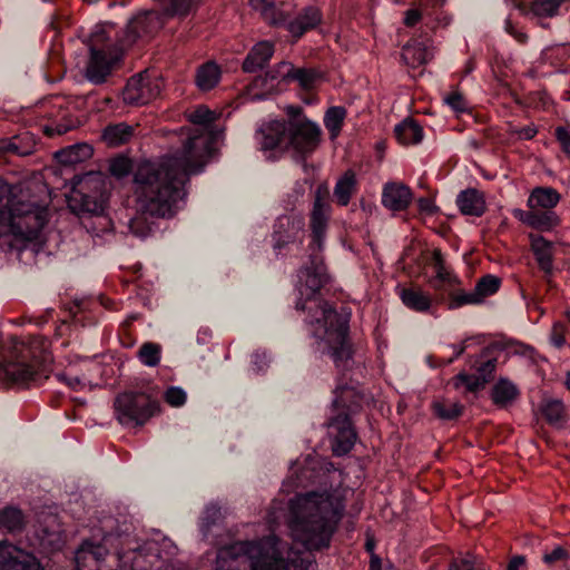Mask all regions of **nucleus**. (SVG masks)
<instances>
[{"instance_id":"nucleus-1","label":"nucleus","mask_w":570,"mask_h":570,"mask_svg":"<svg viewBox=\"0 0 570 570\" xmlns=\"http://www.w3.org/2000/svg\"><path fill=\"white\" fill-rule=\"evenodd\" d=\"M345 510L344 490L311 491L288 501L285 522L296 551L275 534L218 549L214 570H316L311 552L327 549Z\"/></svg>"},{"instance_id":"nucleus-2","label":"nucleus","mask_w":570,"mask_h":570,"mask_svg":"<svg viewBox=\"0 0 570 570\" xmlns=\"http://www.w3.org/2000/svg\"><path fill=\"white\" fill-rule=\"evenodd\" d=\"M216 115L204 106L188 115L194 125L179 129L181 148L159 161H144L134 174L136 209L150 216L173 217L184 205L190 175L203 171L216 150L220 131L213 127Z\"/></svg>"},{"instance_id":"nucleus-3","label":"nucleus","mask_w":570,"mask_h":570,"mask_svg":"<svg viewBox=\"0 0 570 570\" xmlns=\"http://www.w3.org/2000/svg\"><path fill=\"white\" fill-rule=\"evenodd\" d=\"M330 216L331 206L324 200L322 190L318 188L311 213V266L303 267L298 272L296 308L308 313L306 322L315 340L316 352L328 354L337 367H345L351 357V347L347 342L348 318L317 296L322 286L328 281L323 259L317 252L323 248Z\"/></svg>"},{"instance_id":"nucleus-4","label":"nucleus","mask_w":570,"mask_h":570,"mask_svg":"<svg viewBox=\"0 0 570 570\" xmlns=\"http://www.w3.org/2000/svg\"><path fill=\"white\" fill-rule=\"evenodd\" d=\"M174 13L173 0L165 7V12L144 11L129 20L126 30L119 35L111 22L99 23L95 27L88 39L90 59L86 76L94 83H101L110 73L111 67L117 62L125 49L131 47L139 39L150 38L165 23V17L186 16Z\"/></svg>"},{"instance_id":"nucleus-5","label":"nucleus","mask_w":570,"mask_h":570,"mask_svg":"<svg viewBox=\"0 0 570 570\" xmlns=\"http://www.w3.org/2000/svg\"><path fill=\"white\" fill-rule=\"evenodd\" d=\"M48 218L47 207L24 199L18 186L0 179V244L12 247L10 240L6 242L9 237L17 242L37 239Z\"/></svg>"},{"instance_id":"nucleus-6","label":"nucleus","mask_w":570,"mask_h":570,"mask_svg":"<svg viewBox=\"0 0 570 570\" xmlns=\"http://www.w3.org/2000/svg\"><path fill=\"white\" fill-rule=\"evenodd\" d=\"M288 120H271L256 132V140L264 151H293L304 158L320 145L321 128L302 115L299 107H288Z\"/></svg>"},{"instance_id":"nucleus-7","label":"nucleus","mask_w":570,"mask_h":570,"mask_svg":"<svg viewBox=\"0 0 570 570\" xmlns=\"http://www.w3.org/2000/svg\"><path fill=\"white\" fill-rule=\"evenodd\" d=\"M51 356L16 338L0 348V387L26 385L49 379Z\"/></svg>"},{"instance_id":"nucleus-8","label":"nucleus","mask_w":570,"mask_h":570,"mask_svg":"<svg viewBox=\"0 0 570 570\" xmlns=\"http://www.w3.org/2000/svg\"><path fill=\"white\" fill-rule=\"evenodd\" d=\"M106 179L100 173L76 177L68 198L69 208L77 215H100L106 204Z\"/></svg>"},{"instance_id":"nucleus-9","label":"nucleus","mask_w":570,"mask_h":570,"mask_svg":"<svg viewBox=\"0 0 570 570\" xmlns=\"http://www.w3.org/2000/svg\"><path fill=\"white\" fill-rule=\"evenodd\" d=\"M117 420L125 426L145 424L158 411V404L142 393H122L115 401Z\"/></svg>"},{"instance_id":"nucleus-10","label":"nucleus","mask_w":570,"mask_h":570,"mask_svg":"<svg viewBox=\"0 0 570 570\" xmlns=\"http://www.w3.org/2000/svg\"><path fill=\"white\" fill-rule=\"evenodd\" d=\"M161 88L163 83L157 76L144 71L128 80L122 99L127 105H146L160 94Z\"/></svg>"},{"instance_id":"nucleus-11","label":"nucleus","mask_w":570,"mask_h":570,"mask_svg":"<svg viewBox=\"0 0 570 570\" xmlns=\"http://www.w3.org/2000/svg\"><path fill=\"white\" fill-rule=\"evenodd\" d=\"M0 570H42L31 553L8 541H0Z\"/></svg>"},{"instance_id":"nucleus-12","label":"nucleus","mask_w":570,"mask_h":570,"mask_svg":"<svg viewBox=\"0 0 570 570\" xmlns=\"http://www.w3.org/2000/svg\"><path fill=\"white\" fill-rule=\"evenodd\" d=\"M330 433L334 436L332 444L334 454L341 456L348 453L355 444L356 433L347 413H337L328 422Z\"/></svg>"},{"instance_id":"nucleus-13","label":"nucleus","mask_w":570,"mask_h":570,"mask_svg":"<svg viewBox=\"0 0 570 570\" xmlns=\"http://www.w3.org/2000/svg\"><path fill=\"white\" fill-rule=\"evenodd\" d=\"M304 218L299 215L279 216L274 225V248L282 249L285 245L301 240L304 236Z\"/></svg>"},{"instance_id":"nucleus-14","label":"nucleus","mask_w":570,"mask_h":570,"mask_svg":"<svg viewBox=\"0 0 570 570\" xmlns=\"http://www.w3.org/2000/svg\"><path fill=\"white\" fill-rule=\"evenodd\" d=\"M114 539L112 534H106L102 538V543L83 541L75 553L76 569L83 570L104 560L108 554L107 544L111 543Z\"/></svg>"},{"instance_id":"nucleus-15","label":"nucleus","mask_w":570,"mask_h":570,"mask_svg":"<svg viewBox=\"0 0 570 570\" xmlns=\"http://www.w3.org/2000/svg\"><path fill=\"white\" fill-rule=\"evenodd\" d=\"M513 216L532 228L541 232H549L559 225L560 219L554 210L529 209L523 210L520 208L514 209Z\"/></svg>"},{"instance_id":"nucleus-16","label":"nucleus","mask_w":570,"mask_h":570,"mask_svg":"<svg viewBox=\"0 0 570 570\" xmlns=\"http://www.w3.org/2000/svg\"><path fill=\"white\" fill-rule=\"evenodd\" d=\"M364 395L354 384H337L334 390L333 407L338 413H353L362 406Z\"/></svg>"},{"instance_id":"nucleus-17","label":"nucleus","mask_w":570,"mask_h":570,"mask_svg":"<svg viewBox=\"0 0 570 570\" xmlns=\"http://www.w3.org/2000/svg\"><path fill=\"white\" fill-rule=\"evenodd\" d=\"M411 199V189L404 184L387 183L383 187L382 204L390 210H404L410 205Z\"/></svg>"},{"instance_id":"nucleus-18","label":"nucleus","mask_w":570,"mask_h":570,"mask_svg":"<svg viewBox=\"0 0 570 570\" xmlns=\"http://www.w3.org/2000/svg\"><path fill=\"white\" fill-rule=\"evenodd\" d=\"M283 63L288 62H279L273 69L268 70L264 76L254 80V87L264 90L263 94H255L253 96L254 99H264L267 95H272L282 90V85L291 82V77L283 76V69H281Z\"/></svg>"},{"instance_id":"nucleus-19","label":"nucleus","mask_w":570,"mask_h":570,"mask_svg":"<svg viewBox=\"0 0 570 570\" xmlns=\"http://www.w3.org/2000/svg\"><path fill=\"white\" fill-rule=\"evenodd\" d=\"M460 212L466 216L480 217L485 212V199L481 191L474 188L462 190L456 197Z\"/></svg>"},{"instance_id":"nucleus-20","label":"nucleus","mask_w":570,"mask_h":570,"mask_svg":"<svg viewBox=\"0 0 570 570\" xmlns=\"http://www.w3.org/2000/svg\"><path fill=\"white\" fill-rule=\"evenodd\" d=\"M274 55V45L269 41H261L256 43L248 52L243 62V69L246 72H255L269 61Z\"/></svg>"},{"instance_id":"nucleus-21","label":"nucleus","mask_w":570,"mask_h":570,"mask_svg":"<svg viewBox=\"0 0 570 570\" xmlns=\"http://www.w3.org/2000/svg\"><path fill=\"white\" fill-rule=\"evenodd\" d=\"M561 195L552 187H535L530 193L527 206L529 209L553 210L559 204Z\"/></svg>"},{"instance_id":"nucleus-22","label":"nucleus","mask_w":570,"mask_h":570,"mask_svg":"<svg viewBox=\"0 0 570 570\" xmlns=\"http://www.w3.org/2000/svg\"><path fill=\"white\" fill-rule=\"evenodd\" d=\"M322 21V13L316 7L305 8L294 20L287 24L288 31L296 38L315 28Z\"/></svg>"},{"instance_id":"nucleus-23","label":"nucleus","mask_w":570,"mask_h":570,"mask_svg":"<svg viewBox=\"0 0 570 570\" xmlns=\"http://www.w3.org/2000/svg\"><path fill=\"white\" fill-rule=\"evenodd\" d=\"M432 56V49L425 41L414 40L405 45L402 50V59L411 68L426 63Z\"/></svg>"},{"instance_id":"nucleus-24","label":"nucleus","mask_w":570,"mask_h":570,"mask_svg":"<svg viewBox=\"0 0 570 570\" xmlns=\"http://www.w3.org/2000/svg\"><path fill=\"white\" fill-rule=\"evenodd\" d=\"M92 154L94 149L90 145L80 142L58 150L55 157L61 165L71 166L89 159Z\"/></svg>"},{"instance_id":"nucleus-25","label":"nucleus","mask_w":570,"mask_h":570,"mask_svg":"<svg viewBox=\"0 0 570 570\" xmlns=\"http://www.w3.org/2000/svg\"><path fill=\"white\" fill-rule=\"evenodd\" d=\"M531 249L534 254L539 267L547 274L552 272L553 245L544 237L530 235Z\"/></svg>"},{"instance_id":"nucleus-26","label":"nucleus","mask_w":570,"mask_h":570,"mask_svg":"<svg viewBox=\"0 0 570 570\" xmlns=\"http://www.w3.org/2000/svg\"><path fill=\"white\" fill-rule=\"evenodd\" d=\"M519 396V390L510 380L501 377L493 385L491 399L497 406L505 407L514 402Z\"/></svg>"},{"instance_id":"nucleus-27","label":"nucleus","mask_w":570,"mask_h":570,"mask_svg":"<svg viewBox=\"0 0 570 570\" xmlns=\"http://www.w3.org/2000/svg\"><path fill=\"white\" fill-rule=\"evenodd\" d=\"M397 141L404 146L415 145L423 139L422 127L412 118H406L394 128Z\"/></svg>"},{"instance_id":"nucleus-28","label":"nucleus","mask_w":570,"mask_h":570,"mask_svg":"<svg viewBox=\"0 0 570 570\" xmlns=\"http://www.w3.org/2000/svg\"><path fill=\"white\" fill-rule=\"evenodd\" d=\"M400 298L407 308L420 313L429 311L432 303L431 296L416 287L402 288Z\"/></svg>"},{"instance_id":"nucleus-29","label":"nucleus","mask_w":570,"mask_h":570,"mask_svg":"<svg viewBox=\"0 0 570 570\" xmlns=\"http://www.w3.org/2000/svg\"><path fill=\"white\" fill-rule=\"evenodd\" d=\"M26 517L17 507H6L0 510V529L8 533H18L24 529Z\"/></svg>"},{"instance_id":"nucleus-30","label":"nucleus","mask_w":570,"mask_h":570,"mask_svg":"<svg viewBox=\"0 0 570 570\" xmlns=\"http://www.w3.org/2000/svg\"><path fill=\"white\" fill-rule=\"evenodd\" d=\"M283 76L291 77V81H296L305 89L311 90L316 85L320 76L313 69L295 68L292 63H283L281 66Z\"/></svg>"},{"instance_id":"nucleus-31","label":"nucleus","mask_w":570,"mask_h":570,"mask_svg":"<svg viewBox=\"0 0 570 570\" xmlns=\"http://www.w3.org/2000/svg\"><path fill=\"white\" fill-rule=\"evenodd\" d=\"M445 0H417V8H411L405 12L403 22L406 27H414L422 17H430L432 11L441 8Z\"/></svg>"},{"instance_id":"nucleus-32","label":"nucleus","mask_w":570,"mask_h":570,"mask_svg":"<svg viewBox=\"0 0 570 570\" xmlns=\"http://www.w3.org/2000/svg\"><path fill=\"white\" fill-rule=\"evenodd\" d=\"M220 75V68L215 62H206L197 70L196 83L203 91L210 90L219 82Z\"/></svg>"},{"instance_id":"nucleus-33","label":"nucleus","mask_w":570,"mask_h":570,"mask_svg":"<svg viewBox=\"0 0 570 570\" xmlns=\"http://www.w3.org/2000/svg\"><path fill=\"white\" fill-rule=\"evenodd\" d=\"M356 189L355 175L346 171L335 184L334 197L341 206H346Z\"/></svg>"},{"instance_id":"nucleus-34","label":"nucleus","mask_w":570,"mask_h":570,"mask_svg":"<svg viewBox=\"0 0 570 570\" xmlns=\"http://www.w3.org/2000/svg\"><path fill=\"white\" fill-rule=\"evenodd\" d=\"M434 414L445 421L454 420L462 414L463 405L449 399H436L432 402Z\"/></svg>"},{"instance_id":"nucleus-35","label":"nucleus","mask_w":570,"mask_h":570,"mask_svg":"<svg viewBox=\"0 0 570 570\" xmlns=\"http://www.w3.org/2000/svg\"><path fill=\"white\" fill-rule=\"evenodd\" d=\"M132 135V128L126 124H116L108 126L102 131V139L108 146H119L129 140Z\"/></svg>"},{"instance_id":"nucleus-36","label":"nucleus","mask_w":570,"mask_h":570,"mask_svg":"<svg viewBox=\"0 0 570 570\" xmlns=\"http://www.w3.org/2000/svg\"><path fill=\"white\" fill-rule=\"evenodd\" d=\"M431 264L435 272V281L440 283L435 284V287H439L441 285H452L455 283L456 277L453 275L452 271L445 265L440 250L435 249L433 252Z\"/></svg>"},{"instance_id":"nucleus-37","label":"nucleus","mask_w":570,"mask_h":570,"mask_svg":"<svg viewBox=\"0 0 570 570\" xmlns=\"http://www.w3.org/2000/svg\"><path fill=\"white\" fill-rule=\"evenodd\" d=\"M346 117V110L344 107L335 106L331 107L324 116V125L330 131L331 138L334 139L338 136L343 121Z\"/></svg>"},{"instance_id":"nucleus-38","label":"nucleus","mask_w":570,"mask_h":570,"mask_svg":"<svg viewBox=\"0 0 570 570\" xmlns=\"http://www.w3.org/2000/svg\"><path fill=\"white\" fill-rule=\"evenodd\" d=\"M160 355H161L160 345L153 343V342L144 343L137 353L139 361L144 365L149 366V367H154L159 364Z\"/></svg>"},{"instance_id":"nucleus-39","label":"nucleus","mask_w":570,"mask_h":570,"mask_svg":"<svg viewBox=\"0 0 570 570\" xmlns=\"http://www.w3.org/2000/svg\"><path fill=\"white\" fill-rule=\"evenodd\" d=\"M220 519L222 510L216 503H210L205 508L199 523L200 532L204 538L208 537L210 529L215 527Z\"/></svg>"},{"instance_id":"nucleus-40","label":"nucleus","mask_w":570,"mask_h":570,"mask_svg":"<svg viewBox=\"0 0 570 570\" xmlns=\"http://www.w3.org/2000/svg\"><path fill=\"white\" fill-rule=\"evenodd\" d=\"M455 389L464 387L468 392H476L484 386V380L475 374L459 373L453 377Z\"/></svg>"},{"instance_id":"nucleus-41","label":"nucleus","mask_w":570,"mask_h":570,"mask_svg":"<svg viewBox=\"0 0 570 570\" xmlns=\"http://www.w3.org/2000/svg\"><path fill=\"white\" fill-rule=\"evenodd\" d=\"M499 287L500 279L493 275H487L476 283L474 289L483 302L487 296L494 294Z\"/></svg>"},{"instance_id":"nucleus-42","label":"nucleus","mask_w":570,"mask_h":570,"mask_svg":"<svg viewBox=\"0 0 570 570\" xmlns=\"http://www.w3.org/2000/svg\"><path fill=\"white\" fill-rule=\"evenodd\" d=\"M564 406L560 400H548L542 405V414L550 423H558L563 415Z\"/></svg>"},{"instance_id":"nucleus-43","label":"nucleus","mask_w":570,"mask_h":570,"mask_svg":"<svg viewBox=\"0 0 570 570\" xmlns=\"http://www.w3.org/2000/svg\"><path fill=\"white\" fill-rule=\"evenodd\" d=\"M254 10L259 11L262 16L271 23H278L274 18V0H249Z\"/></svg>"},{"instance_id":"nucleus-44","label":"nucleus","mask_w":570,"mask_h":570,"mask_svg":"<svg viewBox=\"0 0 570 570\" xmlns=\"http://www.w3.org/2000/svg\"><path fill=\"white\" fill-rule=\"evenodd\" d=\"M165 401L174 407L183 406L186 403L187 394L178 386H170L165 392Z\"/></svg>"},{"instance_id":"nucleus-45","label":"nucleus","mask_w":570,"mask_h":570,"mask_svg":"<svg viewBox=\"0 0 570 570\" xmlns=\"http://www.w3.org/2000/svg\"><path fill=\"white\" fill-rule=\"evenodd\" d=\"M443 101L455 112L461 114L469 109V105L464 97L458 92L453 91L449 95H446L443 98Z\"/></svg>"},{"instance_id":"nucleus-46","label":"nucleus","mask_w":570,"mask_h":570,"mask_svg":"<svg viewBox=\"0 0 570 570\" xmlns=\"http://www.w3.org/2000/svg\"><path fill=\"white\" fill-rule=\"evenodd\" d=\"M480 303H482V301H481L480 296L478 295V293L475 292V289H473L472 292H469V293L456 294L453 297V299L451 301L450 307L455 308V307H459V306H462L465 304H480Z\"/></svg>"},{"instance_id":"nucleus-47","label":"nucleus","mask_w":570,"mask_h":570,"mask_svg":"<svg viewBox=\"0 0 570 570\" xmlns=\"http://www.w3.org/2000/svg\"><path fill=\"white\" fill-rule=\"evenodd\" d=\"M109 170L112 176L122 178L130 171V161L125 157H117L110 163Z\"/></svg>"},{"instance_id":"nucleus-48","label":"nucleus","mask_w":570,"mask_h":570,"mask_svg":"<svg viewBox=\"0 0 570 570\" xmlns=\"http://www.w3.org/2000/svg\"><path fill=\"white\" fill-rule=\"evenodd\" d=\"M450 570H484L482 563L478 562L476 558L468 556L461 560L454 561Z\"/></svg>"},{"instance_id":"nucleus-49","label":"nucleus","mask_w":570,"mask_h":570,"mask_svg":"<svg viewBox=\"0 0 570 570\" xmlns=\"http://www.w3.org/2000/svg\"><path fill=\"white\" fill-rule=\"evenodd\" d=\"M564 332L566 326L562 323H554L551 328L550 341L558 348L566 344Z\"/></svg>"},{"instance_id":"nucleus-50","label":"nucleus","mask_w":570,"mask_h":570,"mask_svg":"<svg viewBox=\"0 0 570 570\" xmlns=\"http://www.w3.org/2000/svg\"><path fill=\"white\" fill-rule=\"evenodd\" d=\"M556 137L562 150L570 155V126H560L556 128Z\"/></svg>"},{"instance_id":"nucleus-51","label":"nucleus","mask_w":570,"mask_h":570,"mask_svg":"<svg viewBox=\"0 0 570 570\" xmlns=\"http://www.w3.org/2000/svg\"><path fill=\"white\" fill-rule=\"evenodd\" d=\"M495 366H497V360L491 358V360H488V361L483 362L482 364H480V366L476 368L478 376H480L481 380H484V384L491 379V376L495 370Z\"/></svg>"},{"instance_id":"nucleus-52","label":"nucleus","mask_w":570,"mask_h":570,"mask_svg":"<svg viewBox=\"0 0 570 570\" xmlns=\"http://www.w3.org/2000/svg\"><path fill=\"white\" fill-rule=\"evenodd\" d=\"M252 363H253V366H252L253 372L258 374L266 370V367L269 364V358L267 357L265 352L257 351L253 355Z\"/></svg>"},{"instance_id":"nucleus-53","label":"nucleus","mask_w":570,"mask_h":570,"mask_svg":"<svg viewBox=\"0 0 570 570\" xmlns=\"http://www.w3.org/2000/svg\"><path fill=\"white\" fill-rule=\"evenodd\" d=\"M53 377L72 390H81L83 386V383L79 377L68 376L66 373H56L53 374Z\"/></svg>"},{"instance_id":"nucleus-54","label":"nucleus","mask_w":570,"mask_h":570,"mask_svg":"<svg viewBox=\"0 0 570 570\" xmlns=\"http://www.w3.org/2000/svg\"><path fill=\"white\" fill-rule=\"evenodd\" d=\"M200 0H173L174 13H189Z\"/></svg>"},{"instance_id":"nucleus-55","label":"nucleus","mask_w":570,"mask_h":570,"mask_svg":"<svg viewBox=\"0 0 570 570\" xmlns=\"http://www.w3.org/2000/svg\"><path fill=\"white\" fill-rule=\"evenodd\" d=\"M75 127V124L69 121L68 124H57L45 126V132L48 136L62 135Z\"/></svg>"},{"instance_id":"nucleus-56","label":"nucleus","mask_w":570,"mask_h":570,"mask_svg":"<svg viewBox=\"0 0 570 570\" xmlns=\"http://www.w3.org/2000/svg\"><path fill=\"white\" fill-rule=\"evenodd\" d=\"M567 557V551L560 547V546H557L552 549L551 552H547L544 553L543 556V561L547 563V564H552L553 562L556 561H559V560H562Z\"/></svg>"},{"instance_id":"nucleus-57","label":"nucleus","mask_w":570,"mask_h":570,"mask_svg":"<svg viewBox=\"0 0 570 570\" xmlns=\"http://www.w3.org/2000/svg\"><path fill=\"white\" fill-rule=\"evenodd\" d=\"M0 153H11L17 155H27V150H20L14 140H0Z\"/></svg>"},{"instance_id":"nucleus-58","label":"nucleus","mask_w":570,"mask_h":570,"mask_svg":"<svg viewBox=\"0 0 570 570\" xmlns=\"http://www.w3.org/2000/svg\"><path fill=\"white\" fill-rule=\"evenodd\" d=\"M504 28H505V31L508 33H510L511 36H513L519 42L523 43L527 41V39H528L527 35L524 32L518 30L513 26L510 17L505 20Z\"/></svg>"},{"instance_id":"nucleus-59","label":"nucleus","mask_w":570,"mask_h":570,"mask_svg":"<svg viewBox=\"0 0 570 570\" xmlns=\"http://www.w3.org/2000/svg\"><path fill=\"white\" fill-rule=\"evenodd\" d=\"M417 206H419L420 212L429 214V215L434 214L438 209L436 206L434 205V203L430 198H420L417 200Z\"/></svg>"},{"instance_id":"nucleus-60","label":"nucleus","mask_w":570,"mask_h":570,"mask_svg":"<svg viewBox=\"0 0 570 570\" xmlns=\"http://www.w3.org/2000/svg\"><path fill=\"white\" fill-rule=\"evenodd\" d=\"M472 338H466L464 340L463 342H461L460 344H453L451 345V347L453 348L454 351V356L451 357L450 360H448L446 362H444L443 364H450L454 361V358L459 357L460 355H462L464 353V351L466 350V347L469 346L468 343L469 341H471Z\"/></svg>"},{"instance_id":"nucleus-61","label":"nucleus","mask_w":570,"mask_h":570,"mask_svg":"<svg viewBox=\"0 0 570 570\" xmlns=\"http://www.w3.org/2000/svg\"><path fill=\"white\" fill-rule=\"evenodd\" d=\"M518 136L521 139H532L537 135V129L533 126H525L519 130H517Z\"/></svg>"},{"instance_id":"nucleus-62","label":"nucleus","mask_w":570,"mask_h":570,"mask_svg":"<svg viewBox=\"0 0 570 570\" xmlns=\"http://www.w3.org/2000/svg\"><path fill=\"white\" fill-rule=\"evenodd\" d=\"M525 564V559L522 556H515L513 557L509 564L507 570H521Z\"/></svg>"},{"instance_id":"nucleus-63","label":"nucleus","mask_w":570,"mask_h":570,"mask_svg":"<svg viewBox=\"0 0 570 570\" xmlns=\"http://www.w3.org/2000/svg\"><path fill=\"white\" fill-rule=\"evenodd\" d=\"M137 224H138V219H136V218H135V219H131V220H130V225H129L130 230H131V232H132V234H135L136 236L144 237V236H145V234H144V233H139V232H138V229H137V227H136V226H137Z\"/></svg>"},{"instance_id":"nucleus-64","label":"nucleus","mask_w":570,"mask_h":570,"mask_svg":"<svg viewBox=\"0 0 570 570\" xmlns=\"http://www.w3.org/2000/svg\"><path fill=\"white\" fill-rule=\"evenodd\" d=\"M163 544L165 548H168L171 550L170 554H175L176 547L173 544V542L170 540H164Z\"/></svg>"}]
</instances>
